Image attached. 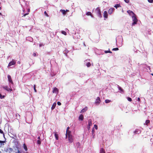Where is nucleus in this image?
I'll use <instances>...</instances> for the list:
<instances>
[{
	"label": "nucleus",
	"instance_id": "1",
	"mask_svg": "<svg viewBox=\"0 0 153 153\" xmlns=\"http://www.w3.org/2000/svg\"><path fill=\"white\" fill-rule=\"evenodd\" d=\"M95 12L98 16L100 18H101L102 17L100 9L99 7H97L96 8L95 10Z\"/></svg>",
	"mask_w": 153,
	"mask_h": 153
},
{
	"label": "nucleus",
	"instance_id": "51",
	"mask_svg": "<svg viewBox=\"0 0 153 153\" xmlns=\"http://www.w3.org/2000/svg\"><path fill=\"white\" fill-rule=\"evenodd\" d=\"M15 142H16V143H17V144L18 143V141H17V140H16L15 141Z\"/></svg>",
	"mask_w": 153,
	"mask_h": 153
},
{
	"label": "nucleus",
	"instance_id": "17",
	"mask_svg": "<svg viewBox=\"0 0 153 153\" xmlns=\"http://www.w3.org/2000/svg\"><path fill=\"white\" fill-rule=\"evenodd\" d=\"M71 131H68V132L67 134H66V137L67 138V136H72V135L71 134Z\"/></svg>",
	"mask_w": 153,
	"mask_h": 153
},
{
	"label": "nucleus",
	"instance_id": "37",
	"mask_svg": "<svg viewBox=\"0 0 153 153\" xmlns=\"http://www.w3.org/2000/svg\"><path fill=\"white\" fill-rule=\"evenodd\" d=\"M134 132V133L135 134H138L139 133L138 132V129H136Z\"/></svg>",
	"mask_w": 153,
	"mask_h": 153
},
{
	"label": "nucleus",
	"instance_id": "20",
	"mask_svg": "<svg viewBox=\"0 0 153 153\" xmlns=\"http://www.w3.org/2000/svg\"><path fill=\"white\" fill-rule=\"evenodd\" d=\"M56 105V103L55 102H54L53 104L51 107V109L53 110L55 108Z\"/></svg>",
	"mask_w": 153,
	"mask_h": 153
},
{
	"label": "nucleus",
	"instance_id": "14",
	"mask_svg": "<svg viewBox=\"0 0 153 153\" xmlns=\"http://www.w3.org/2000/svg\"><path fill=\"white\" fill-rule=\"evenodd\" d=\"M83 119H84V117H83V115L82 114H81L79 117V120H80L81 121H82V120H83Z\"/></svg>",
	"mask_w": 153,
	"mask_h": 153
},
{
	"label": "nucleus",
	"instance_id": "13",
	"mask_svg": "<svg viewBox=\"0 0 153 153\" xmlns=\"http://www.w3.org/2000/svg\"><path fill=\"white\" fill-rule=\"evenodd\" d=\"M58 89L56 87L54 88L52 91L53 93H58Z\"/></svg>",
	"mask_w": 153,
	"mask_h": 153
},
{
	"label": "nucleus",
	"instance_id": "2",
	"mask_svg": "<svg viewBox=\"0 0 153 153\" xmlns=\"http://www.w3.org/2000/svg\"><path fill=\"white\" fill-rule=\"evenodd\" d=\"M0 133L2 134L3 136L4 137V134L3 131L0 129ZM5 141L0 140V147H1L2 145H4V143H5Z\"/></svg>",
	"mask_w": 153,
	"mask_h": 153
},
{
	"label": "nucleus",
	"instance_id": "44",
	"mask_svg": "<svg viewBox=\"0 0 153 153\" xmlns=\"http://www.w3.org/2000/svg\"><path fill=\"white\" fill-rule=\"evenodd\" d=\"M124 1L126 3H128L129 2V0H124Z\"/></svg>",
	"mask_w": 153,
	"mask_h": 153
},
{
	"label": "nucleus",
	"instance_id": "53",
	"mask_svg": "<svg viewBox=\"0 0 153 153\" xmlns=\"http://www.w3.org/2000/svg\"><path fill=\"white\" fill-rule=\"evenodd\" d=\"M0 15H2V14H1V13H0Z\"/></svg>",
	"mask_w": 153,
	"mask_h": 153
},
{
	"label": "nucleus",
	"instance_id": "49",
	"mask_svg": "<svg viewBox=\"0 0 153 153\" xmlns=\"http://www.w3.org/2000/svg\"><path fill=\"white\" fill-rule=\"evenodd\" d=\"M65 11H66L65 12L66 13L67 12H69V10H65Z\"/></svg>",
	"mask_w": 153,
	"mask_h": 153
},
{
	"label": "nucleus",
	"instance_id": "26",
	"mask_svg": "<svg viewBox=\"0 0 153 153\" xmlns=\"http://www.w3.org/2000/svg\"><path fill=\"white\" fill-rule=\"evenodd\" d=\"M86 65L87 66V67H89L91 66V64L90 62H88L86 64Z\"/></svg>",
	"mask_w": 153,
	"mask_h": 153
},
{
	"label": "nucleus",
	"instance_id": "34",
	"mask_svg": "<svg viewBox=\"0 0 153 153\" xmlns=\"http://www.w3.org/2000/svg\"><path fill=\"white\" fill-rule=\"evenodd\" d=\"M33 88H34V89L35 92H36L37 91L36 88V85H34Z\"/></svg>",
	"mask_w": 153,
	"mask_h": 153
},
{
	"label": "nucleus",
	"instance_id": "25",
	"mask_svg": "<svg viewBox=\"0 0 153 153\" xmlns=\"http://www.w3.org/2000/svg\"><path fill=\"white\" fill-rule=\"evenodd\" d=\"M27 11L28 13L24 14L22 16V17H25L26 15H28L29 14V13L30 12V9H28Z\"/></svg>",
	"mask_w": 153,
	"mask_h": 153
},
{
	"label": "nucleus",
	"instance_id": "52",
	"mask_svg": "<svg viewBox=\"0 0 153 153\" xmlns=\"http://www.w3.org/2000/svg\"><path fill=\"white\" fill-rule=\"evenodd\" d=\"M151 75H152V76H153V74H151Z\"/></svg>",
	"mask_w": 153,
	"mask_h": 153
},
{
	"label": "nucleus",
	"instance_id": "8",
	"mask_svg": "<svg viewBox=\"0 0 153 153\" xmlns=\"http://www.w3.org/2000/svg\"><path fill=\"white\" fill-rule=\"evenodd\" d=\"M103 17L105 19H107L108 18V14L107 12L106 11H105L104 12Z\"/></svg>",
	"mask_w": 153,
	"mask_h": 153
},
{
	"label": "nucleus",
	"instance_id": "38",
	"mask_svg": "<svg viewBox=\"0 0 153 153\" xmlns=\"http://www.w3.org/2000/svg\"><path fill=\"white\" fill-rule=\"evenodd\" d=\"M37 143L38 144L40 145L41 143V141L39 140H38L37 141Z\"/></svg>",
	"mask_w": 153,
	"mask_h": 153
},
{
	"label": "nucleus",
	"instance_id": "40",
	"mask_svg": "<svg viewBox=\"0 0 153 153\" xmlns=\"http://www.w3.org/2000/svg\"><path fill=\"white\" fill-rule=\"evenodd\" d=\"M69 127H68L67 128V130H66V134H67V133L68 132V131H69Z\"/></svg>",
	"mask_w": 153,
	"mask_h": 153
},
{
	"label": "nucleus",
	"instance_id": "6",
	"mask_svg": "<svg viewBox=\"0 0 153 153\" xmlns=\"http://www.w3.org/2000/svg\"><path fill=\"white\" fill-rule=\"evenodd\" d=\"M7 77H8V80L9 81V82H10L11 83H12V84H13V82L11 76L10 75H8Z\"/></svg>",
	"mask_w": 153,
	"mask_h": 153
},
{
	"label": "nucleus",
	"instance_id": "39",
	"mask_svg": "<svg viewBox=\"0 0 153 153\" xmlns=\"http://www.w3.org/2000/svg\"><path fill=\"white\" fill-rule=\"evenodd\" d=\"M44 13L45 14V16H46L48 17V14L47 13L46 11H45L44 12Z\"/></svg>",
	"mask_w": 153,
	"mask_h": 153
},
{
	"label": "nucleus",
	"instance_id": "35",
	"mask_svg": "<svg viewBox=\"0 0 153 153\" xmlns=\"http://www.w3.org/2000/svg\"><path fill=\"white\" fill-rule=\"evenodd\" d=\"M119 50V49L118 48H114L112 49V50L113 51H117Z\"/></svg>",
	"mask_w": 153,
	"mask_h": 153
},
{
	"label": "nucleus",
	"instance_id": "54",
	"mask_svg": "<svg viewBox=\"0 0 153 153\" xmlns=\"http://www.w3.org/2000/svg\"><path fill=\"white\" fill-rule=\"evenodd\" d=\"M20 153H22V152H20Z\"/></svg>",
	"mask_w": 153,
	"mask_h": 153
},
{
	"label": "nucleus",
	"instance_id": "32",
	"mask_svg": "<svg viewBox=\"0 0 153 153\" xmlns=\"http://www.w3.org/2000/svg\"><path fill=\"white\" fill-rule=\"evenodd\" d=\"M127 99L128 100L129 102H131L132 100L131 98L129 97H128L127 98Z\"/></svg>",
	"mask_w": 153,
	"mask_h": 153
},
{
	"label": "nucleus",
	"instance_id": "16",
	"mask_svg": "<svg viewBox=\"0 0 153 153\" xmlns=\"http://www.w3.org/2000/svg\"><path fill=\"white\" fill-rule=\"evenodd\" d=\"M88 109V108L87 107H85V108L82 109L81 111L80 112V113H82L83 112H85Z\"/></svg>",
	"mask_w": 153,
	"mask_h": 153
},
{
	"label": "nucleus",
	"instance_id": "28",
	"mask_svg": "<svg viewBox=\"0 0 153 153\" xmlns=\"http://www.w3.org/2000/svg\"><path fill=\"white\" fill-rule=\"evenodd\" d=\"M61 33L65 35H67V33L66 32L64 31H62V32H61Z\"/></svg>",
	"mask_w": 153,
	"mask_h": 153
},
{
	"label": "nucleus",
	"instance_id": "41",
	"mask_svg": "<svg viewBox=\"0 0 153 153\" xmlns=\"http://www.w3.org/2000/svg\"><path fill=\"white\" fill-rule=\"evenodd\" d=\"M80 143H79V142H78L77 143H76V145L78 146V147H79L80 146Z\"/></svg>",
	"mask_w": 153,
	"mask_h": 153
},
{
	"label": "nucleus",
	"instance_id": "12",
	"mask_svg": "<svg viewBox=\"0 0 153 153\" xmlns=\"http://www.w3.org/2000/svg\"><path fill=\"white\" fill-rule=\"evenodd\" d=\"M100 98L99 97H98L97 98V99L96 100V101L95 102V103L97 104H99L100 103Z\"/></svg>",
	"mask_w": 153,
	"mask_h": 153
},
{
	"label": "nucleus",
	"instance_id": "29",
	"mask_svg": "<svg viewBox=\"0 0 153 153\" xmlns=\"http://www.w3.org/2000/svg\"><path fill=\"white\" fill-rule=\"evenodd\" d=\"M104 52L105 53H112V52L110 51H105Z\"/></svg>",
	"mask_w": 153,
	"mask_h": 153
},
{
	"label": "nucleus",
	"instance_id": "45",
	"mask_svg": "<svg viewBox=\"0 0 153 153\" xmlns=\"http://www.w3.org/2000/svg\"><path fill=\"white\" fill-rule=\"evenodd\" d=\"M94 128H95L96 129H97V125H94Z\"/></svg>",
	"mask_w": 153,
	"mask_h": 153
},
{
	"label": "nucleus",
	"instance_id": "48",
	"mask_svg": "<svg viewBox=\"0 0 153 153\" xmlns=\"http://www.w3.org/2000/svg\"><path fill=\"white\" fill-rule=\"evenodd\" d=\"M137 100L139 101H140V98L139 97L137 98Z\"/></svg>",
	"mask_w": 153,
	"mask_h": 153
},
{
	"label": "nucleus",
	"instance_id": "18",
	"mask_svg": "<svg viewBox=\"0 0 153 153\" xmlns=\"http://www.w3.org/2000/svg\"><path fill=\"white\" fill-rule=\"evenodd\" d=\"M23 148L24 149L25 151H27V146L25 143H24L23 144Z\"/></svg>",
	"mask_w": 153,
	"mask_h": 153
},
{
	"label": "nucleus",
	"instance_id": "7",
	"mask_svg": "<svg viewBox=\"0 0 153 153\" xmlns=\"http://www.w3.org/2000/svg\"><path fill=\"white\" fill-rule=\"evenodd\" d=\"M68 140L69 142L71 143L73 141V138L72 136H70L68 137Z\"/></svg>",
	"mask_w": 153,
	"mask_h": 153
},
{
	"label": "nucleus",
	"instance_id": "4",
	"mask_svg": "<svg viewBox=\"0 0 153 153\" xmlns=\"http://www.w3.org/2000/svg\"><path fill=\"white\" fill-rule=\"evenodd\" d=\"M2 88L4 90L8 92H11L13 90V89L12 88H9L7 86H3Z\"/></svg>",
	"mask_w": 153,
	"mask_h": 153
},
{
	"label": "nucleus",
	"instance_id": "33",
	"mask_svg": "<svg viewBox=\"0 0 153 153\" xmlns=\"http://www.w3.org/2000/svg\"><path fill=\"white\" fill-rule=\"evenodd\" d=\"M118 86L119 90L121 91H123V89L121 88L120 87L119 85H118Z\"/></svg>",
	"mask_w": 153,
	"mask_h": 153
},
{
	"label": "nucleus",
	"instance_id": "15",
	"mask_svg": "<svg viewBox=\"0 0 153 153\" xmlns=\"http://www.w3.org/2000/svg\"><path fill=\"white\" fill-rule=\"evenodd\" d=\"M86 15L87 16H90L92 17H93V16L92 15L91 13L90 12H88L86 13Z\"/></svg>",
	"mask_w": 153,
	"mask_h": 153
},
{
	"label": "nucleus",
	"instance_id": "50",
	"mask_svg": "<svg viewBox=\"0 0 153 153\" xmlns=\"http://www.w3.org/2000/svg\"><path fill=\"white\" fill-rule=\"evenodd\" d=\"M38 139H39V140H40V137H38Z\"/></svg>",
	"mask_w": 153,
	"mask_h": 153
},
{
	"label": "nucleus",
	"instance_id": "5",
	"mask_svg": "<svg viewBox=\"0 0 153 153\" xmlns=\"http://www.w3.org/2000/svg\"><path fill=\"white\" fill-rule=\"evenodd\" d=\"M13 150L11 148L7 147L6 148L5 151L6 152L11 153L13 152Z\"/></svg>",
	"mask_w": 153,
	"mask_h": 153
},
{
	"label": "nucleus",
	"instance_id": "47",
	"mask_svg": "<svg viewBox=\"0 0 153 153\" xmlns=\"http://www.w3.org/2000/svg\"><path fill=\"white\" fill-rule=\"evenodd\" d=\"M33 56H36V54L35 53H34L33 54Z\"/></svg>",
	"mask_w": 153,
	"mask_h": 153
},
{
	"label": "nucleus",
	"instance_id": "27",
	"mask_svg": "<svg viewBox=\"0 0 153 153\" xmlns=\"http://www.w3.org/2000/svg\"><path fill=\"white\" fill-rule=\"evenodd\" d=\"M120 6V4H115V6H114V7L116 8H117L119 7Z\"/></svg>",
	"mask_w": 153,
	"mask_h": 153
},
{
	"label": "nucleus",
	"instance_id": "42",
	"mask_svg": "<svg viewBox=\"0 0 153 153\" xmlns=\"http://www.w3.org/2000/svg\"><path fill=\"white\" fill-rule=\"evenodd\" d=\"M57 104L59 105H61V103L59 102H57Z\"/></svg>",
	"mask_w": 153,
	"mask_h": 153
},
{
	"label": "nucleus",
	"instance_id": "23",
	"mask_svg": "<svg viewBox=\"0 0 153 153\" xmlns=\"http://www.w3.org/2000/svg\"><path fill=\"white\" fill-rule=\"evenodd\" d=\"M92 125V121L91 119H89L88 121V125L89 126H91Z\"/></svg>",
	"mask_w": 153,
	"mask_h": 153
},
{
	"label": "nucleus",
	"instance_id": "11",
	"mask_svg": "<svg viewBox=\"0 0 153 153\" xmlns=\"http://www.w3.org/2000/svg\"><path fill=\"white\" fill-rule=\"evenodd\" d=\"M127 13L129 14L130 15H133L134 16H135V14L132 11L130 10H128L127 11Z\"/></svg>",
	"mask_w": 153,
	"mask_h": 153
},
{
	"label": "nucleus",
	"instance_id": "3",
	"mask_svg": "<svg viewBox=\"0 0 153 153\" xmlns=\"http://www.w3.org/2000/svg\"><path fill=\"white\" fill-rule=\"evenodd\" d=\"M135 16H132V20L133 21V22L132 23V26L134 25H135L137 24V20L136 17Z\"/></svg>",
	"mask_w": 153,
	"mask_h": 153
},
{
	"label": "nucleus",
	"instance_id": "46",
	"mask_svg": "<svg viewBox=\"0 0 153 153\" xmlns=\"http://www.w3.org/2000/svg\"><path fill=\"white\" fill-rule=\"evenodd\" d=\"M39 46L40 47H41L43 46H44V45L42 44H39Z\"/></svg>",
	"mask_w": 153,
	"mask_h": 153
},
{
	"label": "nucleus",
	"instance_id": "30",
	"mask_svg": "<svg viewBox=\"0 0 153 153\" xmlns=\"http://www.w3.org/2000/svg\"><path fill=\"white\" fill-rule=\"evenodd\" d=\"M111 102V100H105V102L106 103H108Z\"/></svg>",
	"mask_w": 153,
	"mask_h": 153
},
{
	"label": "nucleus",
	"instance_id": "21",
	"mask_svg": "<svg viewBox=\"0 0 153 153\" xmlns=\"http://www.w3.org/2000/svg\"><path fill=\"white\" fill-rule=\"evenodd\" d=\"M100 153H105V151L103 148H102L100 149Z\"/></svg>",
	"mask_w": 153,
	"mask_h": 153
},
{
	"label": "nucleus",
	"instance_id": "9",
	"mask_svg": "<svg viewBox=\"0 0 153 153\" xmlns=\"http://www.w3.org/2000/svg\"><path fill=\"white\" fill-rule=\"evenodd\" d=\"M15 63L16 62L14 61L13 60L12 61H11L10 62H9V63L8 64V66H10L11 65H15Z\"/></svg>",
	"mask_w": 153,
	"mask_h": 153
},
{
	"label": "nucleus",
	"instance_id": "10",
	"mask_svg": "<svg viewBox=\"0 0 153 153\" xmlns=\"http://www.w3.org/2000/svg\"><path fill=\"white\" fill-rule=\"evenodd\" d=\"M114 10V8H110L108 11V13L109 14H111L112 13Z\"/></svg>",
	"mask_w": 153,
	"mask_h": 153
},
{
	"label": "nucleus",
	"instance_id": "24",
	"mask_svg": "<svg viewBox=\"0 0 153 153\" xmlns=\"http://www.w3.org/2000/svg\"><path fill=\"white\" fill-rule=\"evenodd\" d=\"M150 121L149 120H146L145 123L144 124V125H145L146 126L148 125V124L150 123Z\"/></svg>",
	"mask_w": 153,
	"mask_h": 153
},
{
	"label": "nucleus",
	"instance_id": "22",
	"mask_svg": "<svg viewBox=\"0 0 153 153\" xmlns=\"http://www.w3.org/2000/svg\"><path fill=\"white\" fill-rule=\"evenodd\" d=\"M65 10H60V12L62 13V14L64 15H65L66 14Z\"/></svg>",
	"mask_w": 153,
	"mask_h": 153
},
{
	"label": "nucleus",
	"instance_id": "43",
	"mask_svg": "<svg viewBox=\"0 0 153 153\" xmlns=\"http://www.w3.org/2000/svg\"><path fill=\"white\" fill-rule=\"evenodd\" d=\"M148 1L149 2L152 3L153 2V0H148Z\"/></svg>",
	"mask_w": 153,
	"mask_h": 153
},
{
	"label": "nucleus",
	"instance_id": "36",
	"mask_svg": "<svg viewBox=\"0 0 153 153\" xmlns=\"http://www.w3.org/2000/svg\"><path fill=\"white\" fill-rule=\"evenodd\" d=\"M18 149L17 152H16V153H20V152L19 150V148L18 147H16Z\"/></svg>",
	"mask_w": 153,
	"mask_h": 153
},
{
	"label": "nucleus",
	"instance_id": "31",
	"mask_svg": "<svg viewBox=\"0 0 153 153\" xmlns=\"http://www.w3.org/2000/svg\"><path fill=\"white\" fill-rule=\"evenodd\" d=\"M5 97V96L4 95L2 96L1 94H0V98L1 99H4Z\"/></svg>",
	"mask_w": 153,
	"mask_h": 153
},
{
	"label": "nucleus",
	"instance_id": "19",
	"mask_svg": "<svg viewBox=\"0 0 153 153\" xmlns=\"http://www.w3.org/2000/svg\"><path fill=\"white\" fill-rule=\"evenodd\" d=\"M54 135L56 138V140H58L59 139V136L58 134H57V132H55L54 133Z\"/></svg>",
	"mask_w": 153,
	"mask_h": 153
}]
</instances>
